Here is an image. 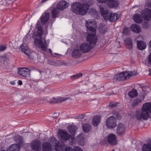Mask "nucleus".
I'll list each match as a JSON object with an SVG mask.
<instances>
[{
  "label": "nucleus",
  "mask_w": 151,
  "mask_h": 151,
  "mask_svg": "<svg viewBox=\"0 0 151 151\" xmlns=\"http://www.w3.org/2000/svg\"><path fill=\"white\" fill-rule=\"evenodd\" d=\"M36 27L37 28V32L34 33V43L36 47L41 51L45 52L47 49L48 45L45 39H43L42 37L43 31L40 21L37 22Z\"/></svg>",
  "instance_id": "f257e3e1"
},
{
  "label": "nucleus",
  "mask_w": 151,
  "mask_h": 151,
  "mask_svg": "<svg viewBox=\"0 0 151 151\" xmlns=\"http://www.w3.org/2000/svg\"><path fill=\"white\" fill-rule=\"evenodd\" d=\"M71 10L73 13L80 15H83L86 14L89 8V5L88 3L74 2L71 4Z\"/></svg>",
  "instance_id": "f03ea898"
},
{
  "label": "nucleus",
  "mask_w": 151,
  "mask_h": 151,
  "mask_svg": "<svg viewBox=\"0 0 151 151\" xmlns=\"http://www.w3.org/2000/svg\"><path fill=\"white\" fill-rule=\"evenodd\" d=\"M151 108V103L147 102L144 104L142 106L141 111L137 110L135 116L137 119L140 121L142 119L146 120L149 117V112Z\"/></svg>",
  "instance_id": "7ed1b4c3"
},
{
  "label": "nucleus",
  "mask_w": 151,
  "mask_h": 151,
  "mask_svg": "<svg viewBox=\"0 0 151 151\" xmlns=\"http://www.w3.org/2000/svg\"><path fill=\"white\" fill-rule=\"evenodd\" d=\"M136 73L135 71L124 72L115 75L114 79L118 81L124 80L129 79L132 76L135 75Z\"/></svg>",
  "instance_id": "20e7f679"
},
{
  "label": "nucleus",
  "mask_w": 151,
  "mask_h": 151,
  "mask_svg": "<svg viewBox=\"0 0 151 151\" xmlns=\"http://www.w3.org/2000/svg\"><path fill=\"white\" fill-rule=\"evenodd\" d=\"M96 33V32H87L86 39L89 43L95 44L97 42L98 39Z\"/></svg>",
  "instance_id": "39448f33"
},
{
  "label": "nucleus",
  "mask_w": 151,
  "mask_h": 151,
  "mask_svg": "<svg viewBox=\"0 0 151 151\" xmlns=\"http://www.w3.org/2000/svg\"><path fill=\"white\" fill-rule=\"evenodd\" d=\"M85 26L87 28V32H96V27L97 25L95 21H91L88 20L86 21Z\"/></svg>",
  "instance_id": "423d86ee"
},
{
  "label": "nucleus",
  "mask_w": 151,
  "mask_h": 151,
  "mask_svg": "<svg viewBox=\"0 0 151 151\" xmlns=\"http://www.w3.org/2000/svg\"><path fill=\"white\" fill-rule=\"evenodd\" d=\"M105 6L104 4H101L99 6L100 12L101 15L105 20H109L110 17L111 15V12H109L104 9Z\"/></svg>",
  "instance_id": "0eeeda50"
},
{
  "label": "nucleus",
  "mask_w": 151,
  "mask_h": 151,
  "mask_svg": "<svg viewBox=\"0 0 151 151\" xmlns=\"http://www.w3.org/2000/svg\"><path fill=\"white\" fill-rule=\"evenodd\" d=\"M106 125L107 127L112 129L116 126V118L113 116L108 118L106 121Z\"/></svg>",
  "instance_id": "6e6552de"
},
{
  "label": "nucleus",
  "mask_w": 151,
  "mask_h": 151,
  "mask_svg": "<svg viewBox=\"0 0 151 151\" xmlns=\"http://www.w3.org/2000/svg\"><path fill=\"white\" fill-rule=\"evenodd\" d=\"M41 142L37 139L34 140L30 144L32 149L34 151H39L41 149Z\"/></svg>",
  "instance_id": "1a4fd4ad"
},
{
  "label": "nucleus",
  "mask_w": 151,
  "mask_h": 151,
  "mask_svg": "<svg viewBox=\"0 0 151 151\" xmlns=\"http://www.w3.org/2000/svg\"><path fill=\"white\" fill-rule=\"evenodd\" d=\"M58 136L60 140L67 141L70 138V135L66 131L59 130Z\"/></svg>",
  "instance_id": "9d476101"
},
{
  "label": "nucleus",
  "mask_w": 151,
  "mask_h": 151,
  "mask_svg": "<svg viewBox=\"0 0 151 151\" xmlns=\"http://www.w3.org/2000/svg\"><path fill=\"white\" fill-rule=\"evenodd\" d=\"M107 141L111 145H116L117 144L116 136L113 134H110L107 136Z\"/></svg>",
  "instance_id": "9b49d317"
},
{
  "label": "nucleus",
  "mask_w": 151,
  "mask_h": 151,
  "mask_svg": "<svg viewBox=\"0 0 151 151\" xmlns=\"http://www.w3.org/2000/svg\"><path fill=\"white\" fill-rule=\"evenodd\" d=\"M141 16L145 20H150L151 19V10L148 8L144 10L141 13Z\"/></svg>",
  "instance_id": "f8f14e48"
},
{
  "label": "nucleus",
  "mask_w": 151,
  "mask_h": 151,
  "mask_svg": "<svg viewBox=\"0 0 151 151\" xmlns=\"http://www.w3.org/2000/svg\"><path fill=\"white\" fill-rule=\"evenodd\" d=\"M71 100V99L70 97H59L58 99L53 98L50 101H48V102L51 104L59 103L64 102L67 100L70 101Z\"/></svg>",
  "instance_id": "ddd939ff"
},
{
  "label": "nucleus",
  "mask_w": 151,
  "mask_h": 151,
  "mask_svg": "<svg viewBox=\"0 0 151 151\" xmlns=\"http://www.w3.org/2000/svg\"><path fill=\"white\" fill-rule=\"evenodd\" d=\"M80 48L81 51L83 52H87L91 50L92 47L90 44L84 43L81 45Z\"/></svg>",
  "instance_id": "4468645a"
},
{
  "label": "nucleus",
  "mask_w": 151,
  "mask_h": 151,
  "mask_svg": "<svg viewBox=\"0 0 151 151\" xmlns=\"http://www.w3.org/2000/svg\"><path fill=\"white\" fill-rule=\"evenodd\" d=\"M116 134L118 136H120L123 134L125 131V128L124 125L122 123L119 124L117 126Z\"/></svg>",
  "instance_id": "2eb2a0df"
},
{
  "label": "nucleus",
  "mask_w": 151,
  "mask_h": 151,
  "mask_svg": "<svg viewBox=\"0 0 151 151\" xmlns=\"http://www.w3.org/2000/svg\"><path fill=\"white\" fill-rule=\"evenodd\" d=\"M67 147L64 144L58 142L55 145V148L56 151H66Z\"/></svg>",
  "instance_id": "dca6fc26"
},
{
  "label": "nucleus",
  "mask_w": 151,
  "mask_h": 151,
  "mask_svg": "<svg viewBox=\"0 0 151 151\" xmlns=\"http://www.w3.org/2000/svg\"><path fill=\"white\" fill-rule=\"evenodd\" d=\"M50 14L49 13H44L41 17L40 20L42 24H44L47 23L49 18Z\"/></svg>",
  "instance_id": "f3484780"
},
{
  "label": "nucleus",
  "mask_w": 151,
  "mask_h": 151,
  "mask_svg": "<svg viewBox=\"0 0 151 151\" xmlns=\"http://www.w3.org/2000/svg\"><path fill=\"white\" fill-rule=\"evenodd\" d=\"M124 44L127 48L131 49L133 47L132 40L130 37H127L124 40Z\"/></svg>",
  "instance_id": "a211bd4d"
},
{
  "label": "nucleus",
  "mask_w": 151,
  "mask_h": 151,
  "mask_svg": "<svg viewBox=\"0 0 151 151\" xmlns=\"http://www.w3.org/2000/svg\"><path fill=\"white\" fill-rule=\"evenodd\" d=\"M119 2L118 0H108L107 5L110 8H116L118 7Z\"/></svg>",
  "instance_id": "6ab92c4d"
},
{
  "label": "nucleus",
  "mask_w": 151,
  "mask_h": 151,
  "mask_svg": "<svg viewBox=\"0 0 151 151\" xmlns=\"http://www.w3.org/2000/svg\"><path fill=\"white\" fill-rule=\"evenodd\" d=\"M68 3L65 1H61L57 5V8L59 10H63L68 6Z\"/></svg>",
  "instance_id": "aec40b11"
},
{
  "label": "nucleus",
  "mask_w": 151,
  "mask_h": 151,
  "mask_svg": "<svg viewBox=\"0 0 151 151\" xmlns=\"http://www.w3.org/2000/svg\"><path fill=\"white\" fill-rule=\"evenodd\" d=\"M130 28L131 31L137 33H139L141 30V28L137 24H132Z\"/></svg>",
  "instance_id": "412c9836"
},
{
  "label": "nucleus",
  "mask_w": 151,
  "mask_h": 151,
  "mask_svg": "<svg viewBox=\"0 0 151 151\" xmlns=\"http://www.w3.org/2000/svg\"><path fill=\"white\" fill-rule=\"evenodd\" d=\"M29 69L27 68H19L18 69V73L23 76H26L28 73Z\"/></svg>",
  "instance_id": "4be33fe9"
},
{
  "label": "nucleus",
  "mask_w": 151,
  "mask_h": 151,
  "mask_svg": "<svg viewBox=\"0 0 151 151\" xmlns=\"http://www.w3.org/2000/svg\"><path fill=\"white\" fill-rule=\"evenodd\" d=\"M42 149L43 151H52L51 145L47 142H45L42 144Z\"/></svg>",
  "instance_id": "5701e85b"
},
{
  "label": "nucleus",
  "mask_w": 151,
  "mask_h": 151,
  "mask_svg": "<svg viewBox=\"0 0 151 151\" xmlns=\"http://www.w3.org/2000/svg\"><path fill=\"white\" fill-rule=\"evenodd\" d=\"M82 51L79 49L74 50L72 53V56L75 58H78L80 57L82 53Z\"/></svg>",
  "instance_id": "b1692460"
},
{
  "label": "nucleus",
  "mask_w": 151,
  "mask_h": 151,
  "mask_svg": "<svg viewBox=\"0 0 151 151\" xmlns=\"http://www.w3.org/2000/svg\"><path fill=\"white\" fill-rule=\"evenodd\" d=\"M137 47L140 50H143L145 49L146 45L143 41H137Z\"/></svg>",
  "instance_id": "393cba45"
},
{
  "label": "nucleus",
  "mask_w": 151,
  "mask_h": 151,
  "mask_svg": "<svg viewBox=\"0 0 151 151\" xmlns=\"http://www.w3.org/2000/svg\"><path fill=\"white\" fill-rule=\"evenodd\" d=\"M19 147L18 145L14 144L9 147L7 151H19Z\"/></svg>",
  "instance_id": "a878e982"
},
{
  "label": "nucleus",
  "mask_w": 151,
  "mask_h": 151,
  "mask_svg": "<svg viewBox=\"0 0 151 151\" xmlns=\"http://www.w3.org/2000/svg\"><path fill=\"white\" fill-rule=\"evenodd\" d=\"M19 50L26 54H27L29 52L28 47L25 44H22L21 45L19 48Z\"/></svg>",
  "instance_id": "bb28decb"
},
{
  "label": "nucleus",
  "mask_w": 151,
  "mask_h": 151,
  "mask_svg": "<svg viewBox=\"0 0 151 151\" xmlns=\"http://www.w3.org/2000/svg\"><path fill=\"white\" fill-rule=\"evenodd\" d=\"M100 118L99 116H96L93 118L92 124L94 126H98L100 122Z\"/></svg>",
  "instance_id": "cd10ccee"
},
{
  "label": "nucleus",
  "mask_w": 151,
  "mask_h": 151,
  "mask_svg": "<svg viewBox=\"0 0 151 151\" xmlns=\"http://www.w3.org/2000/svg\"><path fill=\"white\" fill-rule=\"evenodd\" d=\"M59 10L58 9L56 8H54L51 12V17H52L55 18L58 17L59 14Z\"/></svg>",
  "instance_id": "c85d7f7f"
},
{
  "label": "nucleus",
  "mask_w": 151,
  "mask_h": 151,
  "mask_svg": "<svg viewBox=\"0 0 151 151\" xmlns=\"http://www.w3.org/2000/svg\"><path fill=\"white\" fill-rule=\"evenodd\" d=\"M134 21L138 23H140L142 21V19L139 14H136L133 17Z\"/></svg>",
  "instance_id": "c756f323"
},
{
  "label": "nucleus",
  "mask_w": 151,
  "mask_h": 151,
  "mask_svg": "<svg viewBox=\"0 0 151 151\" xmlns=\"http://www.w3.org/2000/svg\"><path fill=\"white\" fill-rule=\"evenodd\" d=\"M138 95L137 91L134 89H132L128 93V95L129 97L131 98H133L137 96Z\"/></svg>",
  "instance_id": "7c9ffc66"
},
{
  "label": "nucleus",
  "mask_w": 151,
  "mask_h": 151,
  "mask_svg": "<svg viewBox=\"0 0 151 151\" xmlns=\"http://www.w3.org/2000/svg\"><path fill=\"white\" fill-rule=\"evenodd\" d=\"M82 128L83 131L86 133L90 131L91 129L90 125L88 124H83V125Z\"/></svg>",
  "instance_id": "2f4dec72"
},
{
  "label": "nucleus",
  "mask_w": 151,
  "mask_h": 151,
  "mask_svg": "<svg viewBox=\"0 0 151 151\" xmlns=\"http://www.w3.org/2000/svg\"><path fill=\"white\" fill-rule=\"evenodd\" d=\"M68 129L69 132L72 134H74L76 132L77 128L74 125L68 126Z\"/></svg>",
  "instance_id": "473e14b6"
},
{
  "label": "nucleus",
  "mask_w": 151,
  "mask_h": 151,
  "mask_svg": "<svg viewBox=\"0 0 151 151\" xmlns=\"http://www.w3.org/2000/svg\"><path fill=\"white\" fill-rule=\"evenodd\" d=\"M119 18L118 15L114 13L112 14L111 13V15L110 17V19H109V20L111 22H115Z\"/></svg>",
  "instance_id": "72a5a7b5"
},
{
  "label": "nucleus",
  "mask_w": 151,
  "mask_h": 151,
  "mask_svg": "<svg viewBox=\"0 0 151 151\" xmlns=\"http://www.w3.org/2000/svg\"><path fill=\"white\" fill-rule=\"evenodd\" d=\"M142 150L143 151H151V146L150 144H145L142 147Z\"/></svg>",
  "instance_id": "f704fd0d"
},
{
  "label": "nucleus",
  "mask_w": 151,
  "mask_h": 151,
  "mask_svg": "<svg viewBox=\"0 0 151 151\" xmlns=\"http://www.w3.org/2000/svg\"><path fill=\"white\" fill-rule=\"evenodd\" d=\"M142 100L139 99H136L134 100L132 106L133 107H135L136 106L138 105V104L141 102Z\"/></svg>",
  "instance_id": "c9c22d12"
},
{
  "label": "nucleus",
  "mask_w": 151,
  "mask_h": 151,
  "mask_svg": "<svg viewBox=\"0 0 151 151\" xmlns=\"http://www.w3.org/2000/svg\"><path fill=\"white\" fill-rule=\"evenodd\" d=\"M99 29L100 32L102 34H104L106 32L107 30V27L105 26H101Z\"/></svg>",
  "instance_id": "e433bc0d"
},
{
  "label": "nucleus",
  "mask_w": 151,
  "mask_h": 151,
  "mask_svg": "<svg viewBox=\"0 0 151 151\" xmlns=\"http://www.w3.org/2000/svg\"><path fill=\"white\" fill-rule=\"evenodd\" d=\"M82 73H80L76 75H74L71 76V78L72 79L75 80L80 77H82Z\"/></svg>",
  "instance_id": "4c0bfd02"
},
{
  "label": "nucleus",
  "mask_w": 151,
  "mask_h": 151,
  "mask_svg": "<svg viewBox=\"0 0 151 151\" xmlns=\"http://www.w3.org/2000/svg\"><path fill=\"white\" fill-rule=\"evenodd\" d=\"M8 59L7 58L4 56H0V62L5 63H7Z\"/></svg>",
  "instance_id": "58836bf2"
},
{
  "label": "nucleus",
  "mask_w": 151,
  "mask_h": 151,
  "mask_svg": "<svg viewBox=\"0 0 151 151\" xmlns=\"http://www.w3.org/2000/svg\"><path fill=\"white\" fill-rule=\"evenodd\" d=\"M49 141L50 142L49 143H50H50L52 145H53L54 144H56V143L59 142H57V141L56 140V138L53 137H51Z\"/></svg>",
  "instance_id": "ea45409f"
},
{
  "label": "nucleus",
  "mask_w": 151,
  "mask_h": 151,
  "mask_svg": "<svg viewBox=\"0 0 151 151\" xmlns=\"http://www.w3.org/2000/svg\"><path fill=\"white\" fill-rule=\"evenodd\" d=\"M26 55L28 56V58L32 60L34 59V55H35V54L34 53H29V52Z\"/></svg>",
  "instance_id": "a19ab883"
},
{
  "label": "nucleus",
  "mask_w": 151,
  "mask_h": 151,
  "mask_svg": "<svg viewBox=\"0 0 151 151\" xmlns=\"http://www.w3.org/2000/svg\"><path fill=\"white\" fill-rule=\"evenodd\" d=\"M147 62L149 65H151V53L148 55Z\"/></svg>",
  "instance_id": "79ce46f5"
},
{
  "label": "nucleus",
  "mask_w": 151,
  "mask_h": 151,
  "mask_svg": "<svg viewBox=\"0 0 151 151\" xmlns=\"http://www.w3.org/2000/svg\"><path fill=\"white\" fill-rule=\"evenodd\" d=\"M6 48V47L5 45H0V52H1L5 50Z\"/></svg>",
  "instance_id": "37998d69"
},
{
  "label": "nucleus",
  "mask_w": 151,
  "mask_h": 151,
  "mask_svg": "<svg viewBox=\"0 0 151 151\" xmlns=\"http://www.w3.org/2000/svg\"><path fill=\"white\" fill-rule=\"evenodd\" d=\"M109 106L111 107H116L117 106L116 103H112L111 102H110Z\"/></svg>",
  "instance_id": "c03bdc74"
},
{
  "label": "nucleus",
  "mask_w": 151,
  "mask_h": 151,
  "mask_svg": "<svg viewBox=\"0 0 151 151\" xmlns=\"http://www.w3.org/2000/svg\"><path fill=\"white\" fill-rule=\"evenodd\" d=\"M82 135L81 134H79L77 136V139L78 141H80V140H81L83 139V137L82 136Z\"/></svg>",
  "instance_id": "a18cd8bd"
},
{
  "label": "nucleus",
  "mask_w": 151,
  "mask_h": 151,
  "mask_svg": "<svg viewBox=\"0 0 151 151\" xmlns=\"http://www.w3.org/2000/svg\"><path fill=\"white\" fill-rule=\"evenodd\" d=\"M48 64L50 65H55L56 64V63L55 62L52 61H49Z\"/></svg>",
  "instance_id": "49530a36"
},
{
  "label": "nucleus",
  "mask_w": 151,
  "mask_h": 151,
  "mask_svg": "<svg viewBox=\"0 0 151 151\" xmlns=\"http://www.w3.org/2000/svg\"><path fill=\"white\" fill-rule=\"evenodd\" d=\"M66 151H75L70 147H67L66 149Z\"/></svg>",
  "instance_id": "de8ad7c7"
},
{
  "label": "nucleus",
  "mask_w": 151,
  "mask_h": 151,
  "mask_svg": "<svg viewBox=\"0 0 151 151\" xmlns=\"http://www.w3.org/2000/svg\"><path fill=\"white\" fill-rule=\"evenodd\" d=\"M99 3H105L108 0H97Z\"/></svg>",
  "instance_id": "09e8293b"
},
{
  "label": "nucleus",
  "mask_w": 151,
  "mask_h": 151,
  "mask_svg": "<svg viewBox=\"0 0 151 151\" xmlns=\"http://www.w3.org/2000/svg\"><path fill=\"white\" fill-rule=\"evenodd\" d=\"M128 30L126 28H124L123 29V33L125 35L128 34Z\"/></svg>",
  "instance_id": "8fccbe9b"
},
{
  "label": "nucleus",
  "mask_w": 151,
  "mask_h": 151,
  "mask_svg": "<svg viewBox=\"0 0 151 151\" xmlns=\"http://www.w3.org/2000/svg\"><path fill=\"white\" fill-rule=\"evenodd\" d=\"M85 116V114H82L79 115L77 117L78 119H81L84 118Z\"/></svg>",
  "instance_id": "3c124183"
},
{
  "label": "nucleus",
  "mask_w": 151,
  "mask_h": 151,
  "mask_svg": "<svg viewBox=\"0 0 151 151\" xmlns=\"http://www.w3.org/2000/svg\"><path fill=\"white\" fill-rule=\"evenodd\" d=\"M75 151H83V150L80 147H75Z\"/></svg>",
  "instance_id": "603ef678"
},
{
  "label": "nucleus",
  "mask_w": 151,
  "mask_h": 151,
  "mask_svg": "<svg viewBox=\"0 0 151 151\" xmlns=\"http://www.w3.org/2000/svg\"><path fill=\"white\" fill-rule=\"evenodd\" d=\"M146 5L147 7L151 8V0Z\"/></svg>",
  "instance_id": "864d4df0"
},
{
  "label": "nucleus",
  "mask_w": 151,
  "mask_h": 151,
  "mask_svg": "<svg viewBox=\"0 0 151 151\" xmlns=\"http://www.w3.org/2000/svg\"><path fill=\"white\" fill-rule=\"evenodd\" d=\"M45 101V99H39L38 100V101L39 103H42L44 101Z\"/></svg>",
  "instance_id": "5fc2aeb1"
},
{
  "label": "nucleus",
  "mask_w": 151,
  "mask_h": 151,
  "mask_svg": "<svg viewBox=\"0 0 151 151\" xmlns=\"http://www.w3.org/2000/svg\"><path fill=\"white\" fill-rule=\"evenodd\" d=\"M18 84L19 85H21L22 84V82L21 80H19L18 81Z\"/></svg>",
  "instance_id": "6e6d98bb"
},
{
  "label": "nucleus",
  "mask_w": 151,
  "mask_h": 151,
  "mask_svg": "<svg viewBox=\"0 0 151 151\" xmlns=\"http://www.w3.org/2000/svg\"><path fill=\"white\" fill-rule=\"evenodd\" d=\"M10 83L11 85H14L15 84V82L14 81H10Z\"/></svg>",
  "instance_id": "4d7b16f0"
},
{
  "label": "nucleus",
  "mask_w": 151,
  "mask_h": 151,
  "mask_svg": "<svg viewBox=\"0 0 151 151\" xmlns=\"http://www.w3.org/2000/svg\"><path fill=\"white\" fill-rule=\"evenodd\" d=\"M37 71L39 72L40 75V76H41V73L42 72V71H41L39 70H37Z\"/></svg>",
  "instance_id": "13d9d810"
},
{
  "label": "nucleus",
  "mask_w": 151,
  "mask_h": 151,
  "mask_svg": "<svg viewBox=\"0 0 151 151\" xmlns=\"http://www.w3.org/2000/svg\"><path fill=\"white\" fill-rule=\"evenodd\" d=\"M148 141L149 142V143H148V144H150V145L151 146V139H149L148 140Z\"/></svg>",
  "instance_id": "bf43d9fd"
},
{
  "label": "nucleus",
  "mask_w": 151,
  "mask_h": 151,
  "mask_svg": "<svg viewBox=\"0 0 151 151\" xmlns=\"http://www.w3.org/2000/svg\"><path fill=\"white\" fill-rule=\"evenodd\" d=\"M49 52L50 54H52V52L51 50L50 49H49Z\"/></svg>",
  "instance_id": "052dcab7"
},
{
  "label": "nucleus",
  "mask_w": 151,
  "mask_h": 151,
  "mask_svg": "<svg viewBox=\"0 0 151 151\" xmlns=\"http://www.w3.org/2000/svg\"><path fill=\"white\" fill-rule=\"evenodd\" d=\"M150 73L149 75L151 76V69H149Z\"/></svg>",
  "instance_id": "680f3d73"
},
{
  "label": "nucleus",
  "mask_w": 151,
  "mask_h": 151,
  "mask_svg": "<svg viewBox=\"0 0 151 151\" xmlns=\"http://www.w3.org/2000/svg\"><path fill=\"white\" fill-rule=\"evenodd\" d=\"M149 45H150V47L151 48V40H150V42H149Z\"/></svg>",
  "instance_id": "e2e57ef3"
},
{
  "label": "nucleus",
  "mask_w": 151,
  "mask_h": 151,
  "mask_svg": "<svg viewBox=\"0 0 151 151\" xmlns=\"http://www.w3.org/2000/svg\"><path fill=\"white\" fill-rule=\"evenodd\" d=\"M47 0H42V2H46V1Z\"/></svg>",
  "instance_id": "0e129e2a"
},
{
  "label": "nucleus",
  "mask_w": 151,
  "mask_h": 151,
  "mask_svg": "<svg viewBox=\"0 0 151 151\" xmlns=\"http://www.w3.org/2000/svg\"><path fill=\"white\" fill-rule=\"evenodd\" d=\"M56 55H58L59 54H58L57 53H54Z\"/></svg>",
  "instance_id": "69168bd1"
},
{
  "label": "nucleus",
  "mask_w": 151,
  "mask_h": 151,
  "mask_svg": "<svg viewBox=\"0 0 151 151\" xmlns=\"http://www.w3.org/2000/svg\"><path fill=\"white\" fill-rule=\"evenodd\" d=\"M112 151H115L114 149H113Z\"/></svg>",
  "instance_id": "338daca9"
},
{
  "label": "nucleus",
  "mask_w": 151,
  "mask_h": 151,
  "mask_svg": "<svg viewBox=\"0 0 151 151\" xmlns=\"http://www.w3.org/2000/svg\"><path fill=\"white\" fill-rule=\"evenodd\" d=\"M111 94L110 93V94H108V96H109V95H111Z\"/></svg>",
  "instance_id": "774afa93"
}]
</instances>
